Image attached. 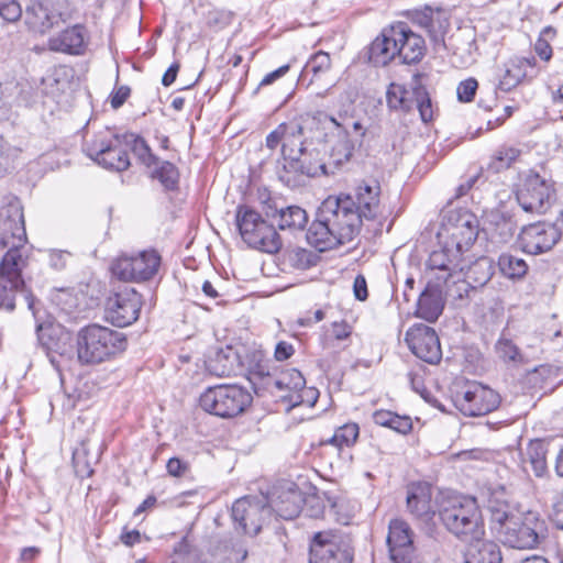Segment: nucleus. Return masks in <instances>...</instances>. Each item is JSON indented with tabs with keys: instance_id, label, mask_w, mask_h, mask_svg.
<instances>
[{
	"instance_id": "nucleus-21",
	"label": "nucleus",
	"mask_w": 563,
	"mask_h": 563,
	"mask_svg": "<svg viewBox=\"0 0 563 563\" xmlns=\"http://www.w3.org/2000/svg\"><path fill=\"white\" fill-rule=\"evenodd\" d=\"M405 341L418 358L429 364H437L441 361L440 340L431 327L423 323L413 324L406 332Z\"/></svg>"
},
{
	"instance_id": "nucleus-53",
	"label": "nucleus",
	"mask_w": 563,
	"mask_h": 563,
	"mask_svg": "<svg viewBox=\"0 0 563 563\" xmlns=\"http://www.w3.org/2000/svg\"><path fill=\"white\" fill-rule=\"evenodd\" d=\"M16 155V148L11 146L2 136H0V177L11 167Z\"/></svg>"
},
{
	"instance_id": "nucleus-59",
	"label": "nucleus",
	"mask_w": 563,
	"mask_h": 563,
	"mask_svg": "<svg viewBox=\"0 0 563 563\" xmlns=\"http://www.w3.org/2000/svg\"><path fill=\"white\" fill-rule=\"evenodd\" d=\"M285 133L287 134L286 123H282L266 136V146L274 150L283 144Z\"/></svg>"
},
{
	"instance_id": "nucleus-20",
	"label": "nucleus",
	"mask_w": 563,
	"mask_h": 563,
	"mask_svg": "<svg viewBox=\"0 0 563 563\" xmlns=\"http://www.w3.org/2000/svg\"><path fill=\"white\" fill-rule=\"evenodd\" d=\"M258 194L264 214L275 221L279 230L297 231L306 228L308 214L305 209L299 206H279L266 189L258 190Z\"/></svg>"
},
{
	"instance_id": "nucleus-57",
	"label": "nucleus",
	"mask_w": 563,
	"mask_h": 563,
	"mask_svg": "<svg viewBox=\"0 0 563 563\" xmlns=\"http://www.w3.org/2000/svg\"><path fill=\"white\" fill-rule=\"evenodd\" d=\"M496 227L497 230H499L501 242H506L512 238L517 229L515 221H512L510 217L506 218L504 216L500 218V221L496 223Z\"/></svg>"
},
{
	"instance_id": "nucleus-61",
	"label": "nucleus",
	"mask_w": 563,
	"mask_h": 563,
	"mask_svg": "<svg viewBox=\"0 0 563 563\" xmlns=\"http://www.w3.org/2000/svg\"><path fill=\"white\" fill-rule=\"evenodd\" d=\"M294 353H295V349H294L292 344H290L286 341H280L276 344L274 356L277 361L282 362V361H286L289 357H291L294 355Z\"/></svg>"
},
{
	"instance_id": "nucleus-22",
	"label": "nucleus",
	"mask_w": 563,
	"mask_h": 563,
	"mask_svg": "<svg viewBox=\"0 0 563 563\" xmlns=\"http://www.w3.org/2000/svg\"><path fill=\"white\" fill-rule=\"evenodd\" d=\"M560 236V231L554 224L537 222L522 228L518 241L523 252L536 255L550 251Z\"/></svg>"
},
{
	"instance_id": "nucleus-23",
	"label": "nucleus",
	"mask_w": 563,
	"mask_h": 563,
	"mask_svg": "<svg viewBox=\"0 0 563 563\" xmlns=\"http://www.w3.org/2000/svg\"><path fill=\"white\" fill-rule=\"evenodd\" d=\"M268 499L271 514L276 512L283 519L296 518L302 508L303 496L296 484L284 482L274 486L272 492L265 496Z\"/></svg>"
},
{
	"instance_id": "nucleus-37",
	"label": "nucleus",
	"mask_w": 563,
	"mask_h": 563,
	"mask_svg": "<svg viewBox=\"0 0 563 563\" xmlns=\"http://www.w3.org/2000/svg\"><path fill=\"white\" fill-rule=\"evenodd\" d=\"M277 176L278 179L290 189L302 187L307 183L295 155L283 157V165L278 168Z\"/></svg>"
},
{
	"instance_id": "nucleus-7",
	"label": "nucleus",
	"mask_w": 563,
	"mask_h": 563,
	"mask_svg": "<svg viewBox=\"0 0 563 563\" xmlns=\"http://www.w3.org/2000/svg\"><path fill=\"white\" fill-rule=\"evenodd\" d=\"M548 534L545 520L537 511L519 514L500 531L499 539L510 548L526 550L537 548Z\"/></svg>"
},
{
	"instance_id": "nucleus-28",
	"label": "nucleus",
	"mask_w": 563,
	"mask_h": 563,
	"mask_svg": "<svg viewBox=\"0 0 563 563\" xmlns=\"http://www.w3.org/2000/svg\"><path fill=\"white\" fill-rule=\"evenodd\" d=\"M361 220H374L379 214L380 186L377 181L364 184L356 188L354 195H349Z\"/></svg>"
},
{
	"instance_id": "nucleus-35",
	"label": "nucleus",
	"mask_w": 563,
	"mask_h": 563,
	"mask_svg": "<svg viewBox=\"0 0 563 563\" xmlns=\"http://www.w3.org/2000/svg\"><path fill=\"white\" fill-rule=\"evenodd\" d=\"M295 157L298 161L299 168H301V174L305 175L306 180L328 174L319 150L307 147L303 153L295 155Z\"/></svg>"
},
{
	"instance_id": "nucleus-5",
	"label": "nucleus",
	"mask_w": 563,
	"mask_h": 563,
	"mask_svg": "<svg viewBox=\"0 0 563 563\" xmlns=\"http://www.w3.org/2000/svg\"><path fill=\"white\" fill-rule=\"evenodd\" d=\"M252 395L235 384H221L207 388L199 398L200 407L208 413L230 419L246 410Z\"/></svg>"
},
{
	"instance_id": "nucleus-14",
	"label": "nucleus",
	"mask_w": 563,
	"mask_h": 563,
	"mask_svg": "<svg viewBox=\"0 0 563 563\" xmlns=\"http://www.w3.org/2000/svg\"><path fill=\"white\" fill-rule=\"evenodd\" d=\"M235 530L244 534L256 536L265 521L271 518V508L265 495L245 496L232 506L231 512Z\"/></svg>"
},
{
	"instance_id": "nucleus-2",
	"label": "nucleus",
	"mask_w": 563,
	"mask_h": 563,
	"mask_svg": "<svg viewBox=\"0 0 563 563\" xmlns=\"http://www.w3.org/2000/svg\"><path fill=\"white\" fill-rule=\"evenodd\" d=\"M424 40L404 22L384 29L369 46V60L386 66L398 58L402 64H416L424 56Z\"/></svg>"
},
{
	"instance_id": "nucleus-31",
	"label": "nucleus",
	"mask_w": 563,
	"mask_h": 563,
	"mask_svg": "<svg viewBox=\"0 0 563 563\" xmlns=\"http://www.w3.org/2000/svg\"><path fill=\"white\" fill-rule=\"evenodd\" d=\"M207 371L217 377H229L240 367V357L231 346L220 349L206 362Z\"/></svg>"
},
{
	"instance_id": "nucleus-55",
	"label": "nucleus",
	"mask_w": 563,
	"mask_h": 563,
	"mask_svg": "<svg viewBox=\"0 0 563 563\" xmlns=\"http://www.w3.org/2000/svg\"><path fill=\"white\" fill-rule=\"evenodd\" d=\"M478 88V82L475 78L470 77L461 81L456 88L457 99L461 102H471Z\"/></svg>"
},
{
	"instance_id": "nucleus-44",
	"label": "nucleus",
	"mask_w": 563,
	"mask_h": 563,
	"mask_svg": "<svg viewBox=\"0 0 563 563\" xmlns=\"http://www.w3.org/2000/svg\"><path fill=\"white\" fill-rule=\"evenodd\" d=\"M152 177L157 179L165 189L173 190L178 184V169L170 162H159L153 166Z\"/></svg>"
},
{
	"instance_id": "nucleus-33",
	"label": "nucleus",
	"mask_w": 563,
	"mask_h": 563,
	"mask_svg": "<svg viewBox=\"0 0 563 563\" xmlns=\"http://www.w3.org/2000/svg\"><path fill=\"white\" fill-rule=\"evenodd\" d=\"M314 121H308L302 124V121H291L286 123L287 134L285 133L282 146L283 157L291 155H300L305 152L303 143V126L314 125Z\"/></svg>"
},
{
	"instance_id": "nucleus-48",
	"label": "nucleus",
	"mask_w": 563,
	"mask_h": 563,
	"mask_svg": "<svg viewBox=\"0 0 563 563\" xmlns=\"http://www.w3.org/2000/svg\"><path fill=\"white\" fill-rule=\"evenodd\" d=\"M357 437L358 426L356 423H346L335 430L329 442L341 449L353 445Z\"/></svg>"
},
{
	"instance_id": "nucleus-8",
	"label": "nucleus",
	"mask_w": 563,
	"mask_h": 563,
	"mask_svg": "<svg viewBox=\"0 0 563 563\" xmlns=\"http://www.w3.org/2000/svg\"><path fill=\"white\" fill-rule=\"evenodd\" d=\"M84 152L98 165L117 172L128 169L130 159L122 135L100 131L84 144Z\"/></svg>"
},
{
	"instance_id": "nucleus-38",
	"label": "nucleus",
	"mask_w": 563,
	"mask_h": 563,
	"mask_svg": "<svg viewBox=\"0 0 563 563\" xmlns=\"http://www.w3.org/2000/svg\"><path fill=\"white\" fill-rule=\"evenodd\" d=\"M124 147H129L134 156L146 167L158 164V157L154 155L145 140L134 133L122 134Z\"/></svg>"
},
{
	"instance_id": "nucleus-15",
	"label": "nucleus",
	"mask_w": 563,
	"mask_h": 563,
	"mask_svg": "<svg viewBox=\"0 0 563 563\" xmlns=\"http://www.w3.org/2000/svg\"><path fill=\"white\" fill-rule=\"evenodd\" d=\"M353 548L350 541L334 531H320L310 542L309 563H352Z\"/></svg>"
},
{
	"instance_id": "nucleus-17",
	"label": "nucleus",
	"mask_w": 563,
	"mask_h": 563,
	"mask_svg": "<svg viewBox=\"0 0 563 563\" xmlns=\"http://www.w3.org/2000/svg\"><path fill=\"white\" fill-rule=\"evenodd\" d=\"M463 254L456 247L449 245L444 240L443 245L431 252L426 263L424 276L427 280L449 285L457 272L463 271Z\"/></svg>"
},
{
	"instance_id": "nucleus-4",
	"label": "nucleus",
	"mask_w": 563,
	"mask_h": 563,
	"mask_svg": "<svg viewBox=\"0 0 563 563\" xmlns=\"http://www.w3.org/2000/svg\"><path fill=\"white\" fill-rule=\"evenodd\" d=\"M439 515L444 527L464 542L484 536V523L475 498L451 497L443 503Z\"/></svg>"
},
{
	"instance_id": "nucleus-11",
	"label": "nucleus",
	"mask_w": 563,
	"mask_h": 563,
	"mask_svg": "<svg viewBox=\"0 0 563 563\" xmlns=\"http://www.w3.org/2000/svg\"><path fill=\"white\" fill-rule=\"evenodd\" d=\"M26 257L12 250L7 252L0 262V309L12 311L19 295H24L22 271Z\"/></svg>"
},
{
	"instance_id": "nucleus-54",
	"label": "nucleus",
	"mask_w": 563,
	"mask_h": 563,
	"mask_svg": "<svg viewBox=\"0 0 563 563\" xmlns=\"http://www.w3.org/2000/svg\"><path fill=\"white\" fill-rule=\"evenodd\" d=\"M22 15L18 0H0V16L7 22H15Z\"/></svg>"
},
{
	"instance_id": "nucleus-29",
	"label": "nucleus",
	"mask_w": 563,
	"mask_h": 563,
	"mask_svg": "<svg viewBox=\"0 0 563 563\" xmlns=\"http://www.w3.org/2000/svg\"><path fill=\"white\" fill-rule=\"evenodd\" d=\"M416 21L427 30L434 46H445L444 34L449 29L450 22L443 10L426 8L417 14Z\"/></svg>"
},
{
	"instance_id": "nucleus-34",
	"label": "nucleus",
	"mask_w": 563,
	"mask_h": 563,
	"mask_svg": "<svg viewBox=\"0 0 563 563\" xmlns=\"http://www.w3.org/2000/svg\"><path fill=\"white\" fill-rule=\"evenodd\" d=\"M522 466L526 473L532 472L537 477H542L548 472L547 449L541 441L529 444Z\"/></svg>"
},
{
	"instance_id": "nucleus-3",
	"label": "nucleus",
	"mask_w": 563,
	"mask_h": 563,
	"mask_svg": "<svg viewBox=\"0 0 563 563\" xmlns=\"http://www.w3.org/2000/svg\"><path fill=\"white\" fill-rule=\"evenodd\" d=\"M76 347L80 364H99L123 352L126 338L122 332L92 323L78 331Z\"/></svg>"
},
{
	"instance_id": "nucleus-6",
	"label": "nucleus",
	"mask_w": 563,
	"mask_h": 563,
	"mask_svg": "<svg viewBox=\"0 0 563 563\" xmlns=\"http://www.w3.org/2000/svg\"><path fill=\"white\" fill-rule=\"evenodd\" d=\"M235 222L240 235L249 246L267 253H276L282 240L273 224L246 205H240L235 212Z\"/></svg>"
},
{
	"instance_id": "nucleus-64",
	"label": "nucleus",
	"mask_w": 563,
	"mask_h": 563,
	"mask_svg": "<svg viewBox=\"0 0 563 563\" xmlns=\"http://www.w3.org/2000/svg\"><path fill=\"white\" fill-rule=\"evenodd\" d=\"M332 334L336 340H344L351 334V328L346 322H334Z\"/></svg>"
},
{
	"instance_id": "nucleus-36",
	"label": "nucleus",
	"mask_w": 563,
	"mask_h": 563,
	"mask_svg": "<svg viewBox=\"0 0 563 563\" xmlns=\"http://www.w3.org/2000/svg\"><path fill=\"white\" fill-rule=\"evenodd\" d=\"M487 507L490 512L493 528L496 530L498 537H500V531L519 515L514 512L507 501L500 500L495 496L488 500Z\"/></svg>"
},
{
	"instance_id": "nucleus-10",
	"label": "nucleus",
	"mask_w": 563,
	"mask_h": 563,
	"mask_svg": "<svg viewBox=\"0 0 563 563\" xmlns=\"http://www.w3.org/2000/svg\"><path fill=\"white\" fill-rule=\"evenodd\" d=\"M449 245L462 253L470 250L478 235L476 216L465 209H450L442 217V233Z\"/></svg>"
},
{
	"instance_id": "nucleus-26",
	"label": "nucleus",
	"mask_w": 563,
	"mask_h": 563,
	"mask_svg": "<svg viewBox=\"0 0 563 563\" xmlns=\"http://www.w3.org/2000/svg\"><path fill=\"white\" fill-rule=\"evenodd\" d=\"M449 291V285L427 280L417 305V317L428 322L438 320L444 308L443 294Z\"/></svg>"
},
{
	"instance_id": "nucleus-62",
	"label": "nucleus",
	"mask_w": 563,
	"mask_h": 563,
	"mask_svg": "<svg viewBox=\"0 0 563 563\" xmlns=\"http://www.w3.org/2000/svg\"><path fill=\"white\" fill-rule=\"evenodd\" d=\"M353 291H354L355 298L361 301H363L367 298V296H368L367 284H366V279L363 275H357L354 278Z\"/></svg>"
},
{
	"instance_id": "nucleus-56",
	"label": "nucleus",
	"mask_w": 563,
	"mask_h": 563,
	"mask_svg": "<svg viewBox=\"0 0 563 563\" xmlns=\"http://www.w3.org/2000/svg\"><path fill=\"white\" fill-rule=\"evenodd\" d=\"M353 153V145L346 139L340 142L335 147H333L332 156L338 164H342L343 162H347Z\"/></svg>"
},
{
	"instance_id": "nucleus-41",
	"label": "nucleus",
	"mask_w": 563,
	"mask_h": 563,
	"mask_svg": "<svg viewBox=\"0 0 563 563\" xmlns=\"http://www.w3.org/2000/svg\"><path fill=\"white\" fill-rule=\"evenodd\" d=\"M498 267L500 273L512 280L522 279L529 269L526 261L510 253H503L498 258Z\"/></svg>"
},
{
	"instance_id": "nucleus-24",
	"label": "nucleus",
	"mask_w": 563,
	"mask_h": 563,
	"mask_svg": "<svg viewBox=\"0 0 563 563\" xmlns=\"http://www.w3.org/2000/svg\"><path fill=\"white\" fill-rule=\"evenodd\" d=\"M387 545L393 563H412L415 556L412 531L407 522L400 519L389 522Z\"/></svg>"
},
{
	"instance_id": "nucleus-45",
	"label": "nucleus",
	"mask_w": 563,
	"mask_h": 563,
	"mask_svg": "<svg viewBox=\"0 0 563 563\" xmlns=\"http://www.w3.org/2000/svg\"><path fill=\"white\" fill-rule=\"evenodd\" d=\"M520 155V151L516 147L501 146L492 157L489 169L494 173L508 169Z\"/></svg>"
},
{
	"instance_id": "nucleus-63",
	"label": "nucleus",
	"mask_w": 563,
	"mask_h": 563,
	"mask_svg": "<svg viewBox=\"0 0 563 563\" xmlns=\"http://www.w3.org/2000/svg\"><path fill=\"white\" fill-rule=\"evenodd\" d=\"M534 49L541 59H543L545 62L551 59L552 47L545 40L538 38V41L536 42V45H534Z\"/></svg>"
},
{
	"instance_id": "nucleus-43",
	"label": "nucleus",
	"mask_w": 563,
	"mask_h": 563,
	"mask_svg": "<svg viewBox=\"0 0 563 563\" xmlns=\"http://www.w3.org/2000/svg\"><path fill=\"white\" fill-rule=\"evenodd\" d=\"M408 91L402 85L391 82L386 91V101L390 110L410 111L412 100L407 97Z\"/></svg>"
},
{
	"instance_id": "nucleus-9",
	"label": "nucleus",
	"mask_w": 563,
	"mask_h": 563,
	"mask_svg": "<svg viewBox=\"0 0 563 563\" xmlns=\"http://www.w3.org/2000/svg\"><path fill=\"white\" fill-rule=\"evenodd\" d=\"M162 257L154 250H143L134 254H123L113 261L111 272L122 282L143 283L153 279L161 267Z\"/></svg>"
},
{
	"instance_id": "nucleus-49",
	"label": "nucleus",
	"mask_w": 563,
	"mask_h": 563,
	"mask_svg": "<svg viewBox=\"0 0 563 563\" xmlns=\"http://www.w3.org/2000/svg\"><path fill=\"white\" fill-rule=\"evenodd\" d=\"M495 350L498 357L505 362L523 363V355L509 339L500 338L495 345Z\"/></svg>"
},
{
	"instance_id": "nucleus-18",
	"label": "nucleus",
	"mask_w": 563,
	"mask_h": 563,
	"mask_svg": "<svg viewBox=\"0 0 563 563\" xmlns=\"http://www.w3.org/2000/svg\"><path fill=\"white\" fill-rule=\"evenodd\" d=\"M499 395L492 388L478 383L468 384L462 393L455 395V405L470 417L484 416L498 408Z\"/></svg>"
},
{
	"instance_id": "nucleus-40",
	"label": "nucleus",
	"mask_w": 563,
	"mask_h": 563,
	"mask_svg": "<svg viewBox=\"0 0 563 563\" xmlns=\"http://www.w3.org/2000/svg\"><path fill=\"white\" fill-rule=\"evenodd\" d=\"M331 68L330 55L323 51L313 54L306 63L301 71L302 82L309 78L308 85H311L314 79L320 78L321 75L328 73Z\"/></svg>"
},
{
	"instance_id": "nucleus-46",
	"label": "nucleus",
	"mask_w": 563,
	"mask_h": 563,
	"mask_svg": "<svg viewBox=\"0 0 563 563\" xmlns=\"http://www.w3.org/2000/svg\"><path fill=\"white\" fill-rule=\"evenodd\" d=\"M413 78H415L417 86L413 87L412 95L415 96L417 108L420 112V117H421L422 121L429 122L433 118L431 99L429 98L426 89L419 85L420 75L416 74L413 76Z\"/></svg>"
},
{
	"instance_id": "nucleus-30",
	"label": "nucleus",
	"mask_w": 563,
	"mask_h": 563,
	"mask_svg": "<svg viewBox=\"0 0 563 563\" xmlns=\"http://www.w3.org/2000/svg\"><path fill=\"white\" fill-rule=\"evenodd\" d=\"M48 46L52 51L68 53V54H81L86 46V31L82 25H75L70 29H66L58 35L51 37Z\"/></svg>"
},
{
	"instance_id": "nucleus-58",
	"label": "nucleus",
	"mask_w": 563,
	"mask_h": 563,
	"mask_svg": "<svg viewBox=\"0 0 563 563\" xmlns=\"http://www.w3.org/2000/svg\"><path fill=\"white\" fill-rule=\"evenodd\" d=\"M167 472L174 477H181L189 472V464L178 457H172L166 465Z\"/></svg>"
},
{
	"instance_id": "nucleus-12",
	"label": "nucleus",
	"mask_w": 563,
	"mask_h": 563,
	"mask_svg": "<svg viewBox=\"0 0 563 563\" xmlns=\"http://www.w3.org/2000/svg\"><path fill=\"white\" fill-rule=\"evenodd\" d=\"M26 242L24 214L21 201L16 197L5 198L0 206V251L8 247L22 254Z\"/></svg>"
},
{
	"instance_id": "nucleus-60",
	"label": "nucleus",
	"mask_w": 563,
	"mask_h": 563,
	"mask_svg": "<svg viewBox=\"0 0 563 563\" xmlns=\"http://www.w3.org/2000/svg\"><path fill=\"white\" fill-rule=\"evenodd\" d=\"M131 89L128 86L119 87L110 96V103L113 109H119L129 98Z\"/></svg>"
},
{
	"instance_id": "nucleus-19",
	"label": "nucleus",
	"mask_w": 563,
	"mask_h": 563,
	"mask_svg": "<svg viewBox=\"0 0 563 563\" xmlns=\"http://www.w3.org/2000/svg\"><path fill=\"white\" fill-rule=\"evenodd\" d=\"M142 305V296L125 287L108 299L106 319L115 327H128L139 319Z\"/></svg>"
},
{
	"instance_id": "nucleus-25",
	"label": "nucleus",
	"mask_w": 563,
	"mask_h": 563,
	"mask_svg": "<svg viewBox=\"0 0 563 563\" xmlns=\"http://www.w3.org/2000/svg\"><path fill=\"white\" fill-rule=\"evenodd\" d=\"M536 66L534 57H511L500 66L496 71V90L509 92L518 87L527 77L528 67Z\"/></svg>"
},
{
	"instance_id": "nucleus-51",
	"label": "nucleus",
	"mask_w": 563,
	"mask_h": 563,
	"mask_svg": "<svg viewBox=\"0 0 563 563\" xmlns=\"http://www.w3.org/2000/svg\"><path fill=\"white\" fill-rule=\"evenodd\" d=\"M288 260L292 267L301 271L307 269L314 264V256L312 253L303 249L291 251Z\"/></svg>"
},
{
	"instance_id": "nucleus-1",
	"label": "nucleus",
	"mask_w": 563,
	"mask_h": 563,
	"mask_svg": "<svg viewBox=\"0 0 563 563\" xmlns=\"http://www.w3.org/2000/svg\"><path fill=\"white\" fill-rule=\"evenodd\" d=\"M362 222L349 195L329 196L318 208L307 231V241L319 252L335 249L353 241Z\"/></svg>"
},
{
	"instance_id": "nucleus-32",
	"label": "nucleus",
	"mask_w": 563,
	"mask_h": 563,
	"mask_svg": "<svg viewBox=\"0 0 563 563\" xmlns=\"http://www.w3.org/2000/svg\"><path fill=\"white\" fill-rule=\"evenodd\" d=\"M468 543L464 563H501V552L495 542L484 541L481 538Z\"/></svg>"
},
{
	"instance_id": "nucleus-13",
	"label": "nucleus",
	"mask_w": 563,
	"mask_h": 563,
	"mask_svg": "<svg viewBox=\"0 0 563 563\" xmlns=\"http://www.w3.org/2000/svg\"><path fill=\"white\" fill-rule=\"evenodd\" d=\"M516 199L523 211L544 214L554 202L555 190L550 180L530 172L519 185Z\"/></svg>"
},
{
	"instance_id": "nucleus-42",
	"label": "nucleus",
	"mask_w": 563,
	"mask_h": 563,
	"mask_svg": "<svg viewBox=\"0 0 563 563\" xmlns=\"http://www.w3.org/2000/svg\"><path fill=\"white\" fill-rule=\"evenodd\" d=\"M373 419L376 424L387 427L398 433L406 434L412 429V421L409 416H399L388 410H377Z\"/></svg>"
},
{
	"instance_id": "nucleus-47",
	"label": "nucleus",
	"mask_w": 563,
	"mask_h": 563,
	"mask_svg": "<svg viewBox=\"0 0 563 563\" xmlns=\"http://www.w3.org/2000/svg\"><path fill=\"white\" fill-rule=\"evenodd\" d=\"M279 397L289 402V407L294 408L300 405H307L308 407L314 406L318 400L319 391L313 387H303L300 391L290 395H279Z\"/></svg>"
},
{
	"instance_id": "nucleus-50",
	"label": "nucleus",
	"mask_w": 563,
	"mask_h": 563,
	"mask_svg": "<svg viewBox=\"0 0 563 563\" xmlns=\"http://www.w3.org/2000/svg\"><path fill=\"white\" fill-rule=\"evenodd\" d=\"M44 253L48 266L55 271H63L66 268L69 260L71 258V253L66 250L48 249L44 251Z\"/></svg>"
},
{
	"instance_id": "nucleus-27",
	"label": "nucleus",
	"mask_w": 563,
	"mask_h": 563,
	"mask_svg": "<svg viewBox=\"0 0 563 563\" xmlns=\"http://www.w3.org/2000/svg\"><path fill=\"white\" fill-rule=\"evenodd\" d=\"M60 19L62 14L54 8L52 0L33 1L25 10V23L41 34L57 25Z\"/></svg>"
},
{
	"instance_id": "nucleus-39",
	"label": "nucleus",
	"mask_w": 563,
	"mask_h": 563,
	"mask_svg": "<svg viewBox=\"0 0 563 563\" xmlns=\"http://www.w3.org/2000/svg\"><path fill=\"white\" fill-rule=\"evenodd\" d=\"M407 507L417 517L428 516L431 512V495L426 486L412 487L407 496Z\"/></svg>"
},
{
	"instance_id": "nucleus-16",
	"label": "nucleus",
	"mask_w": 563,
	"mask_h": 563,
	"mask_svg": "<svg viewBox=\"0 0 563 563\" xmlns=\"http://www.w3.org/2000/svg\"><path fill=\"white\" fill-rule=\"evenodd\" d=\"M249 380L256 394L267 390L272 394L290 395L300 391L306 385L305 377L296 368H288L278 376H274L266 372L261 364L250 371Z\"/></svg>"
},
{
	"instance_id": "nucleus-52",
	"label": "nucleus",
	"mask_w": 563,
	"mask_h": 563,
	"mask_svg": "<svg viewBox=\"0 0 563 563\" xmlns=\"http://www.w3.org/2000/svg\"><path fill=\"white\" fill-rule=\"evenodd\" d=\"M490 268L489 261L486 257H482L468 268L467 276L472 278L473 275L481 273V277L474 278V280L478 285H485L492 277Z\"/></svg>"
}]
</instances>
